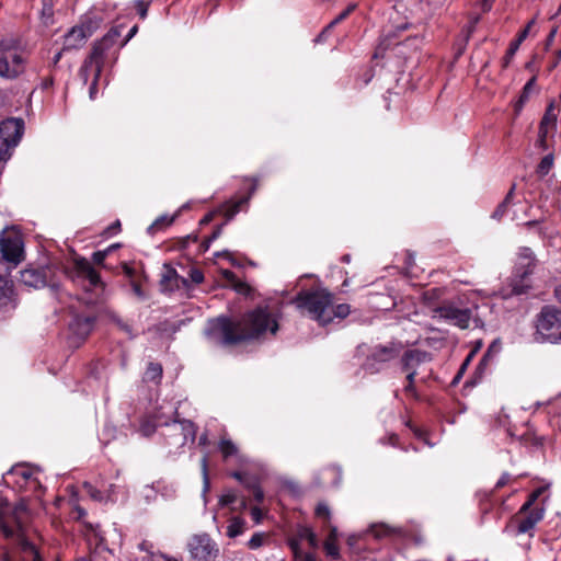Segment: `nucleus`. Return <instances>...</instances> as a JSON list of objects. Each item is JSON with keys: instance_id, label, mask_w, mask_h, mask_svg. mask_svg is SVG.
I'll use <instances>...</instances> for the list:
<instances>
[{"instance_id": "nucleus-17", "label": "nucleus", "mask_w": 561, "mask_h": 561, "mask_svg": "<svg viewBox=\"0 0 561 561\" xmlns=\"http://www.w3.org/2000/svg\"><path fill=\"white\" fill-rule=\"evenodd\" d=\"M180 284L187 285V280L181 277L176 270L170 264H163V272L161 274L160 286L163 291H172L180 288Z\"/></svg>"}, {"instance_id": "nucleus-38", "label": "nucleus", "mask_w": 561, "mask_h": 561, "mask_svg": "<svg viewBox=\"0 0 561 561\" xmlns=\"http://www.w3.org/2000/svg\"><path fill=\"white\" fill-rule=\"evenodd\" d=\"M415 377L416 375H413V371H410L408 375H407V386L404 387V392L416 398L417 394H416V390H415V386H414V380H415Z\"/></svg>"}, {"instance_id": "nucleus-50", "label": "nucleus", "mask_w": 561, "mask_h": 561, "mask_svg": "<svg viewBox=\"0 0 561 561\" xmlns=\"http://www.w3.org/2000/svg\"><path fill=\"white\" fill-rule=\"evenodd\" d=\"M236 501H237V494L230 492V493L224 494L220 497L219 503L221 506H228V505L233 504Z\"/></svg>"}, {"instance_id": "nucleus-44", "label": "nucleus", "mask_w": 561, "mask_h": 561, "mask_svg": "<svg viewBox=\"0 0 561 561\" xmlns=\"http://www.w3.org/2000/svg\"><path fill=\"white\" fill-rule=\"evenodd\" d=\"M324 549L328 556L332 557L333 559H336L339 557V548L335 545V541L327 539L324 542Z\"/></svg>"}, {"instance_id": "nucleus-32", "label": "nucleus", "mask_w": 561, "mask_h": 561, "mask_svg": "<svg viewBox=\"0 0 561 561\" xmlns=\"http://www.w3.org/2000/svg\"><path fill=\"white\" fill-rule=\"evenodd\" d=\"M553 167V154L545 156L537 165L536 172L540 178L546 176Z\"/></svg>"}, {"instance_id": "nucleus-47", "label": "nucleus", "mask_w": 561, "mask_h": 561, "mask_svg": "<svg viewBox=\"0 0 561 561\" xmlns=\"http://www.w3.org/2000/svg\"><path fill=\"white\" fill-rule=\"evenodd\" d=\"M149 2L145 0H137L136 1V9L140 16V19H146L148 13Z\"/></svg>"}, {"instance_id": "nucleus-37", "label": "nucleus", "mask_w": 561, "mask_h": 561, "mask_svg": "<svg viewBox=\"0 0 561 561\" xmlns=\"http://www.w3.org/2000/svg\"><path fill=\"white\" fill-rule=\"evenodd\" d=\"M266 539H267L266 534L256 533L251 537V539L248 542V546L250 549H257L264 545Z\"/></svg>"}, {"instance_id": "nucleus-19", "label": "nucleus", "mask_w": 561, "mask_h": 561, "mask_svg": "<svg viewBox=\"0 0 561 561\" xmlns=\"http://www.w3.org/2000/svg\"><path fill=\"white\" fill-rule=\"evenodd\" d=\"M95 318L91 316H76L70 322L69 328L73 334L85 339L93 329Z\"/></svg>"}, {"instance_id": "nucleus-35", "label": "nucleus", "mask_w": 561, "mask_h": 561, "mask_svg": "<svg viewBox=\"0 0 561 561\" xmlns=\"http://www.w3.org/2000/svg\"><path fill=\"white\" fill-rule=\"evenodd\" d=\"M298 538L300 540H302V539L307 540L311 547H317V545H318L317 535L309 527H301L298 530Z\"/></svg>"}, {"instance_id": "nucleus-10", "label": "nucleus", "mask_w": 561, "mask_h": 561, "mask_svg": "<svg viewBox=\"0 0 561 561\" xmlns=\"http://www.w3.org/2000/svg\"><path fill=\"white\" fill-rule=\"evenodd\" d=\"M56 270L51 265L41 267H30L21 272L20 280L24 285L34 288H42L45 286L51 287L54 290L58 289V284L55 282Z\"/></svg>"}, {"instance_id": "nucleus-41", "label": "nucleus", "mask_w": 561, "mask_h": 561, "mask_svg": "<svg viewBox=\"0 0 561 561\" xmlns=\"http://www.w3.org/2000/svg\"><path fill=\"white\" fill-rule=\"evenodd\" d=\"M90 70L94 72V64H90L89 59L87 58L79 70V76L81 77L83 83H87Z\"/></svg>"}, {"instance_id": "nucleus-34", "label": "nucleus", "mask_w": 561, "mask_h": 561, "mask_svg": "<svg viewBox=\"0 0 561 561\" xmlns=\"http://www.w3.org/2000/svg\"><path fill=\"white\" fill-rule=\"evenodd\" d=\"M557 115L554 113V102H550L543 117L541 118L540 125L548 127L549 125L556 127Z\"/></svg>"}, {"instance_id": "nucleus-9", "label": "nucleus", "mask_w": 561, "mask_h": 561, "mask_svg": "<svg viewBox=\"0 0 561 561\" xmlns=\"http://www.w3.org/2000/svg\"><path fill=\"white\" fill-rule=\"evenodd\" d=\"M187 549L195 561H216L219 556L217 543L207 534L192 536Z\"/></svg>"}, {"instance_id": "nucleus-49", "label": "nucleus", "mask_w": 561, "mask_h": 561, "mask_svg": "<svg viewBox=\"0 0 561 561\" xmlns=\"http://www.w3.org/2000/svg\"><path fill=\"white\" fill-rule=\"evenodd\" d=\"M547 135H548V127L539 125L538 145L542 149H547Z\"/></svg>"}, {"instance_id": "nucleus-54", "label": "nucleus", "mask_w": 561, "mask_h": 561, "mask_svg": "<svg viewBox=\"0 0 561 561\" xmlns=\"http://www.w3.org/2000/svg\"><path fill=\"white\" fill-rule=\"evenodd\" d=\"M221 230H222V225H221V226H218V227L214 230V232L211 233V236H210V237H209V238H208V239L203 243V245H204L205 250H207V249H208V247H209V242H211V241L216 240V239L220 236Z\"/></svg>"}, {"instance_id": "nucleus-33", "label": "nucleus", "mask_w": 561, "mask_h": 561, "mask_svg": "<svg viewBox=\"0 0 561 561\" xmlns=\"http://www.w3.org/2000/svg\"><path fill=\"white\" fill-rule=\"evenodd\" d=\"M350 311H351V307L350 305H346V304H341V305H337V306H333V304L331 305V312L329 314L330 317V322L334 319V318H339V319H344L346 318L348 314H350Z\"/></svg>"}, {"instance_id": "nucleus-28", "label": "nucleus", "mask_w": 561, "mask_h": 561, "mask_svg": "<svg viewBox=\"0 0 561 561\" xmlns=\"http://www.w3.org/2000/svg\"><path fill=\"white\" fill-rule=\"evenodd\" d=\"M500 348H501L500 343H497L496 341L492 342L491 345L488 347L485 354L481 358V360H480V363L478 365L477 370L481 373L488 366V364L491 360L492 356L494 354H496L500 351Z\"/></svg>"}, {"instance_id": "nucleus-59", "label": "nucleus", "mask_w": 561, "mask_h": 561, "mask_svg": "<svg viewBox=\"0 0 561 561\" xmlns=\"http://www.w3.org/2000/svg\"><path fill=\"white\" fill-rule=\"evenodd\" d=\"M474 355H476V350H472L469 353V355L467 356V358L465 359V362L462 363L459 374H461L466 369V367L469 365V363L471 362V359L473 358Z\"/></svg>"}, {"instance_id": "nucleus-46", "label": "nucleus", "mask_w": 561, "mask_h": 561, "mask_svg": "<svg viewBox=\"0 0 561 561\" xmlns=\"http://www.w3.org/2000/svg\"><path fill=\"white\" fill-rule=\"evenodd\" d=\"M130 283V286H131V289H133V293L139 298V299H146V294L145 291L142 290L141 288V284L139 282V279H131Z\"/></svg>"}, {"instance_id": "nucleus-64", "label": "nucleus", "mask_w": 561, "mask_h": 561, "mask_svg": "<svg viewBox=\"0 0 561 561\" xmlns=\"http://www.w3.org/2000/svg\"><path fill=\"white\" fill-rule=\"evenodd\" d=\"M493 2H494V0H482L481 7H482L483 12L490 11Z\"/></svg>"}, {"instance_id": "nucleus-53", "label": "nucleus", "mask_w": 561, "mask_h": 561, "mask_svg": "<svg viewBox=\"0 0 561 561\" xmlns=\"http://www.w3.org/2000/svg\"><path fill=\"white\" fill-rule=\"evenodd\" d=\"M190 276L192 282L195 284H201L204 280V274L199 270H192Z\"/></svg>"}, {"instance_id": "nucleus-36", "label": "nucleus", "mask_w": 561, "mask_h": 561, "mask_svg": "<svg viewBox=\"0 0 561 561\" xmlns=\"http://www.w3.org/2000/svg\"><path fill=\"white\" fill-rule=\"evenodd\" d=\"M316 515L319 517V518H322L323 519V523L325 526H329L330 525V520H331V512H330V508L327 504L324 503H319L316 507Z\"/></svg>"}, {"instance_id": "nucleus-13", "label": "nucleus", "mask_w": 561, "mask_h": 561, "mask_svg": "<svg viewBox=\"0 0 561 561\" xmlns=\"http://www.w3.org/2000/svg\"><path fill=\"white\" fill-rule=\"evenodd\" d=\"M2 257L18 265L23 260V242L20 236H5L0 238Z\"/></svg>"}, {"instance_id": "nucleus-18", "label": "nucleus", "mask_w": 561, "mask_h": 561, "mask_svg": "<svg viewBox=\"0 0 561 561\" xmlns=\"http://www.w3.org/2000/svg\"><path fill=\"white\" fill-rule=\"evenodd\" d=\"M172 432L173 434L179 433V439L176 443L180 446H183L186 444L187 439L194 440L196 436V427L195 424L190 420H174L172 425Z\"/></svg>"}, {"instance_id": "nucleus-25", "label": "nucleus", "mask_w": 561, "mask_h": 561, "mask_svg": "<svg viewBox=\"0 0 561 561\" xmlns=\"http://www.w3.org/2000/svg\"><path fill=\"white\" fill-rule=\"evenodd\" d=\"M175 216L162 215L157 218L148 228V232L150 234H154L156 232L171 226L174 221Z\"/></svg>"}, {"instance_id": "nucleus-23", "label": "nucleus", "mask_w": 561, "mask_h": 561, "mask_svg": "<svg viewBox=\"0 0 561 561\" xmlns=\"http://www.w3.org/2000/svg\"><path fill=\"white\" fill-rule=\"evenodd\" d=\"M12 294V284L5 277L0 276V307L10 302Z\"/></svg>"}, {"instance_id": "nucleus-57", "label": "nucleus", "mask_w": 561, "mask_h": 561, "mask_svg": "<svg viewBox=\"0 0 561 561\" xmlns=\"http://www.w3.org/2000/svg\"><path fill=\"white\" fill-rule=\"evenodd\" d=\"M100 77H96V69H94V78H93V81H92V84L89 89V94H90V99H94L95 98V94L98 92V80H99Z\"/></svg>"}, {"instance_id": "nucleus-60", "label": "nucleus", "mask_w": 561, "mask_h": 561, "mask_svg": "<svg viewBox=\"0 0 561 561\" xmlns=\"http://www.w3.org/2000/svg\"><path fill=\"white\" fill-rule=\"evenodd\" d=\"M251 515L253 517V519L255 520V523H260L261 522V518H262V511L259 508V507H253L251 510Z\"/></svg>"}, {"instance_id": "nucleus-43", "label": "nucleus", "mask_w": 561, "mask_h": 561, "mask_svg": "<svg viewBox=\"0 0 561 561\" xmlns=\"http://www.w3.org/2000/svg\"><path fill=\"white\" fill-rule=\"evenodd\" d=\"M357 4L356 3H351L347 5V8L342 11L335 19H333L332 21L337 25L340 24L341 22H343L345 19H347V16L356 9Z\"/></svg>"}, {"instance_id": "nucleus-61", "label": "nucleus", "mask_w": 561, "mask_h": 561, "mask_svg": "<svg viewBox=\"0 0 561 561\" xmlns=\"http://www.w3.org/2000/svg\"><path fill=\"white\" fill-rule=\"evenodd\" d=\"M253 496H254L255 501L262 502L263 497H264V493H263L262 489H260L259 486H254L253 488Z\"/></svg>"}, {"instance_id": "nucleus-58", "label": "nucleus", "mask_w": 561, "mask_h": 561, "mask_svg": "<svg viewBox=\"0 0 561 561\" xmlns=\"http://www.w3.org/2000/svg\"><path fill=\"white\" fill-rule=\"evenodd\" d=\"M511 480L510 473L505 472L502 474V477L499 479V481L495 484V489H501L505 486Z\"/></svg>"}, {"instance_id": "nucleus-62", "label": "nucleus", "mask_w": 561, "mask_h": 561, "mask_svg": "<svg viewBox=\"0 0 561 561\" xmlns=\"http://www.w3.org/2000/svg\"><path fill=\"white\" fill-rule=\"evenodd\" d=\"M299 538L298 539H290L289 541V546L294 552L295 556L298 554V550H299Z\"/></svg>"}, {"instance_id": "nucleus-26", "label": "nucleus", "mask_w": 561, "mask_h": 561, "mask_svg": "<svg viewBox=\"0 0 561 561\" xmlns=\"http://www.w3.org/2000/svg\"><path fill=\"white\" fill-rule=\"evenodd\" d=\"M249 198H250L249 196L242 197V198L238 199L237 202L226 204L224 207L226 220L228 221V220L232 219L233 216L240 211L241 206L248 203Z\"/></svg>"}, {"instance_id": "nucleus-40", "label": "nucleus", "mask_w": 561, "mask_h": 561, "mask_svg": "<svg viewBox=\"0 0 561 561\" xmlns=\"http://www.w3.org/2000/svg\"><path fill=\"white\" fill-rule=\"evenodd\" d=\"M539 494H540V490L533 492L529 495L527 502H525L523 504V506L519 508L520 513H527L528 511H531L533 510L531 507L534 506L535 502L537 501Z\"/></svg>"}, {"instance_id": "nucleus-52", "label": "nucleus", "mask_w": 561, "mask_h": 561, "mask_svg": "<svg viewBox=\"0 0 561 561\" xmlns=\"http://www.w3.org/2000/svg\"><path fill=\"white\" fill-rule=\"evenodd\" d=\"M11 149L12 148L5 145L3 141H0V162L9 159Z\"/></svg>"}, {"instance_id": "nucleus-39", "label": "nucleus", "mask_w": 561, "mask_h": 561, "mask_svg": "<svg viewBox=\"0 0 561 561\" xmlns=\"http://www.w3.org/2000/svg\"><path fill=\"white\" fill-rule=\"evenodd\" d=\"M393 531V529H391L389 526L387 525H375L371 527V533L374 534L375 537L377 538H381L383 536H388L390 535L391 533Z\"/></svg>"}, {"instance_id": "nucleus-5", "label": "nucleus", "mask_w": 561, "mask_h": 561, "mask_svg": "<svg viewBox=\"0 0 561 561\" xmlns=\"http://www.w3.org/2000/svg\"><path fill=\"white\" fill-rule=\"evenodd\" d=\"M403 350L401 342L390 341L386 344H376L368 348L362 368L374 375L380 373L387 364L397 359Z\"/></svg>"}, {"instance_id": "nucleus-63", "label": "nucleus", "mask_w": 561, "mask_h": 561, "mask_svg": "<svg viewBox=\"0 0 561 561\" xmlns=\"http://www.w3.org/2000/svg\"><path fill=\"white\" fill-rule=\"evenodd\" d=\"M138 31V26L135 25L130 28L128 35L126 36V38L122 42L121 46L125 45Z\"/></svg>"}, {"instance_id": "nucleus-8", "label": "nucleus", "mask_w": 561, "mask_h": 561, "mask_svg": "<svg viewBox=\"0 0 561 561\" xmlns=\"http://www.w3.org/2000/svg\"><path fill=\"white\" fill-rule=\"evenodd\" d=\"M121 34L119 27H112L100 41L94 43L88 59L90 64H94L96 77L101 76L107 53L117 44Z\"/></svg>"}, {"instance_id": "nucleus-45", "label": "nucleus", "mask_w": 561, "mask_h": 561, "mask_svg": "<svg viewBox=\"0 0 561 561\" xmlns=\"http://www.w3.org/2000/svg\"><path fill=\"white\" fill-rule=\"evenodd\" d=\"M53 0H43L42 15L44 19L50 20L53 18Z\"/></svg>"}, {"instance_id": "nucleus-3", "label": "nucleus", "mask_w": 561, "mask_h": 561, "mask_svg": "<svg viewBox=\"0 0 561 561\" xmlns=\"http://www.w3.org/2000/svg\"><path fill=\"white\" fill-rule=\"evenodd\" d=\"M332 302L333 295L324 288L301 290L293 300L302 314H307L321 325L330 323Z\"/></svg>"}, {"instance_id": "nucleus-42", "label": "nucleus", "mask_w": 561, "mask_h": 561, "mask_svg": "<svg viewBox=\"0 0 561 561\" xmlns=\"http://www.w3.org/2000/svg\"><path fill=\"white\" fill-rule=\"evenodd\" d=\"M83 488L91 499H93L95 501H102L103 497H102L101 492L95 486H93L91 483L84 482Z\"/></svg>"}, {"instance_id": "nucleus-6", "label": "nucleus", "mask_w": 561, "mask_h": 561, "mask_svg": "<svg viewBox=\"0 0 561 561\" xmlns=\"http://www.w3.org/2000/svg\"><path fill=\"white\" fill-rule=\"evenodd\" d=\"M536 334L542 341L561 343V308L543 306L536 318Z\"/></svg>"}, {"instance_id": "nucleus-1", "label": "nucleus", "mask_w": 561, "mask_h": 561, "mask_svg": "<svg viewBox=\"0 0 561 561\" xmlns=\"http://www.w3.org/2000/svg\"><path fill=\"white\" fill-rule=\"evenodd\" d=\"M279 330L278 314L267 305L248 310L238 319L219 317L213 320L207 336L213 344L234 346L242 343L263 342Z\"/></svg>"}, {"instance_id": "nucleus-20", "label": "nucleus", "mask_w": 561, "mask_h": 561, "mask_svg": "<svg viewBox=\"0 0 561 561\" xmlns=\"http://www.w3.org/2000/svg\"><path fill=\"white\" fill-rule=\"evenodd\" d=\"M535 23L534 20H531L527 25L526 27L518 34L517 38L512 42L510 44V47L506 51V55L504 56L503 58V68H506L508 67L512 58L514 57V55L516 54V51L518 50L520 44L527 38L528 36V33H529V30L531 27V25Z\"/></svg>"}, {"instance_id": "nucleus-2", "label": "nucleus", "mask_w": 561, "mask_h": 561, "mask_svg": "<svg viewBox=\"0 0 561 561\" xmlns=\"http://www.w3.org/2000/svg\"><path fill=\"white\" fill-rule=\"evenodd\" d=\"M24 515L26 506L23 503L11 505L7 500H1L0 536L19 547L21 561H42L36 547L27 538Z\"/></svg>"}, {"instance_id": "nucleus-15", "label": "nucleus", "mask_w": 561, "mask_h": 561, "mask_svg": "<svg viewBox=\"0 0 561 561\" xmlns=\"http://www.w3.org/2000/svg\"><path fill=\"white\" fill-rule=\"evenodd\" d=\"M431 359V354L425 351L408 350L401 355L400 363L402 370L407 371L408 374L413 371V375H417V367L422 363L430 362Z\"/></svg>"}, {"instance_id": "nucleus-51", "label": "nucleus", "mask_w": 561, "mask_h": 561, "mask_svg": "<svg viewBox=\"0 0 561 561\" xmlns=\"http://www.w3.org/2000/svg\"><path fill=\"white\" fill-rule=\"evenodd\" d=\"M122 268H123V273L129 279V282H131V279H137L136 271L131 266H129L127 263H123Z\"/></svg>"}, {"instance_id": "nucleus-7", "label": "nucleus", "mask_w": 561, "mask_h": 561, "mask_svg": "<svg viewBox=\"0 0 561 561\" xmlns=\"http://www.w3.org/2000/svg\"><path fill=\"white\" fill-rule=\"evenodd\" d=\"M75 270L78 278L89 283V285L85 287L87 293L80 299L87 305L96 304L99 301L100 295L104 290V284L101 280L100 274L84 257L77 259L75 261Z\"/></svg>"}, {"instance_id": "nucleus-14", "label": "nucleus", "mask_w": 561, "mask_h": 561, "mask_svg": "<svg viewBox=\"0 0 561 561\" xmlns=\"http://www.w3.org/2000/svg\"><path fill=\"white\" fill-rule=\"evenodd\" d=\"M24 128L21 118H8L0 124V141L13 148L20 141Z\"/></svg>"}, {"instance_id": "nucleus-29", "label": "nucleus", "mask_w": 561, "mask_h": 561, "mask_svg": "<svg viewBox=\"0 0 561 561\" xmlns=\"http://www.w3.org/2000/svg\"><path fill=\"white\" fill-rule=\"evenodd\" d=\"M245 522L240 517H233L227 528V536L234 538L241 535L244 530Z\"/></svg>"}, {"instance_id": "nucleus-4", "label": "nucleus", "mask_w": 561, "mask_h": 561, "mask_svg": "<svg viewBox=\"0 0 561 561\" xmlns=\"http://www.w3.org/2000/svg\"><path fill=\"white\" fill-rule=\"evenodd\" d=\"M27 56L15 39L0 42V77L7 80L18 79L25 72Z\"/></svg>"}, {"instance_id": "nucleus-24", "label": "nucleus", "mask_w": 561, "mask_h": 561, "mask_svg": "<svg viewBox=\"0 0 561 561\" xmlns=\"http://www.w3.org/2000/svg\"><path fill=\"white\" fill-rule=\"evenodd\" d=\"M514 190H515V185H513L511 187V190L506 194L503 202L499 204V206L496 207V209L494 210V213L492 215L493 218L501 219L506 214L507 208L512 205V202H513Z\"/></svg>"}, {"instance_id": "nucleus-31", "label": "nucleus", "mask_w": 561, "mask_h": 561, "mask_svg": "<svg viewBox=\"0 0 561 561\" xmlns=\"http://www.w3.org/2000/svg\"><path fill=\"white\" fill-rule=\"evenodd\" d=\"M157 431V424L151 417H144L140 422L139 432L145 437L152 436Z\"/></svg>"}, {"instance_id": "nucleus-16", "label": "nucleus", "mask_w": 561, "mask_h": 561, "mask_svg": "<svg viewBox=\"0 0 561 561\" xmlns=\"http://www.w3.org/2000/svg\"><path fill=\"white\" fill-rule=\"evenodd\" d=\"M91 36V32L88 27L83 25L73 26L65 36H64V47L62 50L78 49L82 47Z\"/></svg>"}, {"instance_id": "nucleus-48", "label": "nucleus", "mask_w": 561, "mask_h": 561, "mask_svg": "<svg viewBox=\"0 0 561 561\" xmlns=\"http://www.w3.org/2000/svg\"><path fill=\"white\" fill-rule=\"evenodd\" d=\"M202 471H203V479H204V489L205 491L209 488V479H208V458L205 456L202 459Z\"/></svg>"}, {"instance_id": "nucleus-30", "label": "nucleus", "mask_w": 561, "mask_h": 561, "mask_svg": "<svg viewBox=\"0 0 561 561\" xmlns=\"http://www.w3.org/2000/svg\"><path fill=\"white\" fill-rule=\"evenodd\" d=\"M162 377V366L158 363H149L145 379L148 381H156L158 382Z\"/></svg>"}, {"instance_id": "nucleus-11", "label": "nucleus", "mask_w": 561, "mask_h": 561, "mask_svg": "<svg viewBox=\"0 0 561 561\" xmlns=\"http://www.w3.org/2000/svg\"><path fill=\"white\" fill-rule=\"evenodd\" d=\"M543 518V508L534 507L527 513H520V510L510 519L504 531L514 536L527 534Z\"/></svg>"}, {"instance_id": "nucleus-12", "label": "nucleus", "mask_w": 561, "mask_h": 561, "mask_svg": "<svg viewBox=\"0 0 561 561\" xmlns=\"http://www.w3.org/2000/svg\"><path fill=\"white\" fill-rule=\"evenodd\" d=\"M440 318L458 327L461 330L468 329L472 318V311L469 308H459L454 302H444L434 309Z\"/></svg>"}, {"instance_id": "nucleus-55", "label": "nucleus", "mask_w": 561, "mask_h": 561, "mask_svg": "<svg viewBox=\"0 0 561 561\" xmlns=\"http://www.w3.org/2000/svg\"><path fill=\"white\" fill-rule=\"evenodd\" d=\"M106 257V251H96L92 255V260L94 264L102 265Z\"/></svg>"}, {"instance_id": "nucleus-21", "label": "nucleus", "mask_w": 561, "mask_h": 561, "mask_svg": "<svg viewBox=\"0 0 561 561\" xmlns=\"http://www.w3.org/2000/svg\"><path fill=\"white\" fill-rule=\"evenodd\" d=\"M535 264L536 257L534 252L529 248L523 249L520 252V267L523 268L520 277L524 278L527 275L531 274Z\"/></svg>"}, {"instance_id": "nucleus-56", "label": "nucleus", "mask_w": 561, "mask_h": 561, "mask_svg": "<svg viewBox=\"0 0 561 561\" xmlns=\"http://www.w3.org/2000/svg\"><path fill=\"white\" fill-rule=\"evenodd\" d=\"M479 21H480V16L479 15H476V16L471 18L470 23H469V25L467 27V39H469L471 34L474 32L476 25L479 23Z\"/></svg>"}, {"instance_id": "nucleus-22", "label": "nucleus", "mask_w": 561, "mask_h": 561, "mask_svg": "<svg viewBox=\"0 0 561 561\" xmlns=\"http://www.w3.org/2000/svg\"><path fill=\"white\" fill-rule=\"evenodd\" d=\"M536 85V77L534 76L528 80V82L524 85L523 91L516 101L514 108H515V115L517 116L525 103L529 100L530 93L533 92L534 88Z\"/></svg>"}, {"instance_id": "nucleus-27", "label": "nucleus", "mask_w": 561, "mask_h": 561, "mask_svg": "<svg viewBox=\"0 0 561 561\" xmlns=\"http://www.w3.org/2000/svg\"><path fill=\"white\" fill-rule=\"evenodd\" d=\"M218 448L222 454L224 459H228L229 457L236 456L238 454V447L229 438H221Z\"/></svg>"}]
</instances>
